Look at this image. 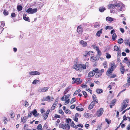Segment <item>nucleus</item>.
Wrapping results in <instances>:
<instances>
[{
    "label": "nucleus",
    "instance_id": "nucleus-1",
    "mask_svg": "<svg viewBox=\"0 0 130 130\" xmlns=\"http://www.w3.org/2000/svg\"><path fill=\"white\" fill-rule=\"evenodd\" d=\"M87 66L85 64H78L77 62L75 63L73 68L77 71L81 72L82 71L86 69Z\"/></svg>",
    "mask_w": 130,
    "mask_h": 130
},
{
    "label": "nucleus",
    "instance_id": "nucleus-50",
    "mask_svg": "<svg viewBox=\"0 0 130 130\" xmlns=\"http://www.w3.org/2000/svg\"><path fill=\"white\" fill-rule=\"evenodd\" d=\"M31 9L32 8H29L26 10V12H27L28 13L30 12V13L31 12L32 10Z\"/></svg>",
    "mask_w": 130,
    "mask_h": 130
},
{
    "label": "nucleus",
    "instance_id": "nucleus-53",
    "mask_svg": "<svg viewBox=\"0 0 130 130\" xmlns=\"http://www.w3.org/2000/svg\"><path fill=\"white\" fill-rule=\"evenodd\" d=\"M76 100L75 98H72L71 101L70 103L71 104H72Z\"/></svg>",
    "mask_w": 130,
    "mask_h": 130
},
{
    "label": "nucleus",
    "instance_id": "nucleus-47",
    "mask_svg": "<svg viewBox=\"0 0 130 130\" xmlns=\"http://www.w3.org/2000/svg\"><path fill=\"white\" fill-rule=\"evenodd\" d=\"M108 53H106V54L107 55L106 56V57L107 59L110 58L111 57V55L110 54H108Z\"/></svg>",
    "mask_w": 130,
    "mask_h": 130
},
{
    "label": "nucleus",
    "instance_id": "nucleus-64",
    "mask_svg": "<svg viewBox=\"0 0 130 130\" xmlns=\"http://www.w3.org/2000/svg\"><path fill=\"white\" fill-rule=\"evenodd\" d=\"M28 125L27 124H25L24 126V130H27V127H28Z\"/></svg>",
    "mask_w": 130,
    "mask_h": 130
},
{
    "label": "nucleus",
    "instance_id": "nucleus-38",
    "mask_svg": "<svg viewBox=\"0 0 130 130\" xmlns=\"http://www.w3.org/2000/svg\"><path fill=\"white\" fill-rule=\"evenodd\" d=\"M37 129L39 130H41L42 129V127L41 124H39L37 127Z\"/></svg>",
    "mask_w": 130,
    "mask_h": 130
},
{
    "label": "nucleus",
    "instance_id": "nucleus-22",
    "mask_svg": "<svg viewBox=\"0 0 130 130\" xmlns=\"http://www.w3.org/2000/svg\"><path fill=\"white\" fill-rule=\"evenodd\" d=\"M117 37V36L116 33H114L113 34L112 36V39L113 41H115L116 38Z\"/></svg>",
    "mask_w": 130,
    "mask_h": 130
},
{
    "label": "nucleus",
    "instance_id": "nucleus-10",
    "mask_svg": "<svg viewBox=\"0 0 130 130\" xmlns=\"http://www.w3.org/2000/svg\"><path fill=\"white\" fill-rule=\"evenodd\" d=\"M95 73L94 72V70L90 71L88 74V76L89 77H91L94 75Z\"/></svg>",
    "mask_w": 130,
    "mask_h": 130
},
{
    "label": "nucleus",
    "instance_id": "nucleus-39",
    "mask_svg": "<svg viewBox=\"0 0 130 130\" xmlns=\"http://www.w3.org/2000/svg\"><path fill=\"white\" fill-rule=\"evenodd\" d=\"M48 114H42V116L43 117L44 119L46 120L48 116Z\"/></svg>",
    "mask_w": 130,
    "mask_h": 130
},
{
    "label": "nucleus",
    "instance_id": "nucleus-58",
    "mask_svg": "<svg viewBox=\"0 0 130 130\" xmlns=\"http://www.w3.org/2000/svg\"><path fill=\"white\" fill-rule=\"evenodd\" d=\"M94 106H93V105L91 104L89 105L88 107V109L90 110L93 108Z\"/></svg>",
    "mask_w": 130,
    "mask_h": 130
},
{
    "label": "nucleus",
    "instance_id": "nucleus-37",
    "mask_svg": "<svg viewBox=\"0 0 130 130\" xmlns=\"http://www.w3.org/2000/svg\"><path fill=\"white\" fill-rule=\"evenodd\" d=\"M76 110L79 111H82L84 110V109L83 108H80L78 107H76Z\"/></svg>",
    "mask_w": 130,
    "mask_h": 130
},
{
    "label": "nucleus",
    "instance_id": "nucleus-3",
    "mask_svg": "<svg viewBox=\"0 0 130 130\" xmlns=\"http://www.w3.org/2000/svg\"><path fill=\"white\" fill-rule=\"evenodd\" d=\"M94 72L96 73L95 76V78H99L101 76L102 74L100 72V71L98 68H96L94 69Z\"/></svg>",
    "mask_w": 130,
    "mask_h": 130
},
{
    "label": "nucleus",
    "instance_id": "nucleus-6",
    "mask_svg": "<svg viewBox=\"0 0 130 130\" xmlns=\"http://www.w3.org/2000/svg\"><path fill=\"white\" fill-rule=\"evenodd\" d=\"M80 78H73L72 79L73 80V83H76L77 85H79L82 82V80H80Z\"/></svg>",
    "mask_w": 130,
    "mask_h": 130
},
{
    "label": "nucleus",
    "instance_id": "nucleus-57",
    "mask_svg": "<svg viewBox=\"0 0 130 130\" xmlns=\"http://www.w3.org/2000/svg\"><path fill=\"white\" fill-rule=\"evenodd\" d=\"M65 102L64 103V104L65 105H67L70 102V99H68L66 100H65Z\"/></svg>",
    "mask_w": 130,
    "mask_h": 130
},
{
    "label": "nucleus",
    "instance_id": "nucleus-32",
    "mask_svg": "<svg viewBox=\"0 0 130 130\" xmlns=\"http://www.w3.org/2000/svg\"><path fill=\"white\" fill-rule=\"evenodd\" d=\"M89 53V52H86L83 55L84 56L85 58H86V57H89L88 56V54Z\"/></svg>",
    "mask_w": 130,
    "mask_h": 130
},
{
    "label": "nucleus",
    "instance_id": "nucleus-8",
    "mask_svg": "<svg viewBox=\"0 0 130 130\" xmlns=\"http://www.w3.org/2000/svg\"><path fill=\"white\" fill-rule=\"evenodd\" d=\"M120 66L121 67L120 70L122 74H124L125 70L124 68L125 66L122 64V63H120Z\"/></svg>",
    "mask_w": 130,
    "mask_h": 130
},
{
    "label": "nucleus",
    "instance_id": "nucleus-33",
    "mask_svg": "<svg viewBox=\"0 0 130 130\" xmlns=\"http://www.w3.org/2000/svg\"><path fill=\"white\" fill-rule=\"evenodd\" d=\"M80 91V89H78L74 93L73 95H75L77 94Z\"/></svg>",
    "mask_w": 130,
    "mask_h": 130
},
{
    "label": "nucleus",
    "instance_id": "nucleus-28",
    "mask_svg": "<svg viewBox=\"0 0 130 130\" xmlns=\"http://www.w3.org/2000/svg\"><path fill=\"white\" fill-rule=\"evenodd\" d=\"M3 14L4 15L6 16L8 15L9 14L8 12L6 10L4 9V10Z\"/></svg>",
    "mask_w": 130,
    "mask_h": 130
},
{
    "label": "nucleus",
    "instance_id": "nucleus-27",
    "mask_svg": "<svg viewBox=\"0 0 130 130\" xmlns=\"http://www.w3.org/2000/svg\"><path fill=\"white\" fill-rule=\"evenodd\" d=\"M23 8L22 7L21 5H18L17 6V9L19 11L21 10Z\"/></svg>",
    "mask_w": 130,
    "mask_h": 130
},
{
    "label": "nucleus",
    "instance_id": "nucleus-61",
    "mask_svg": "<svg viewBox=\"0 0 130 130\" xmlns=\"http://www.w3.org/2000/svg\"><path fill=\"white\" fill-rule=\"evenodd\" d=\"M29 105V104L27 101H25V106L26 107H27Z\"/></svg>",
    "mask_w": 130,
    "mask_h": 130
},
{
    "label": "nucleus",
    "instance_id": "nucleus-60",
    "mask_svg": "<svg viewBox=\"0 0 130 130\" xmlns=\"http://www.w3.org/2000/svg\"><path fill=\"white\" fill-rule=\"evenodd\" d=\"M16 16V14L14 13L13 12L11 14V17L12 18H14Z\"/></svg>",
    "mask_w": 130,
    "mask_h": 130
},
{
    "label": "nucleus",
    "instance_id": "nucleus-11",
    "mask_svg": "<svg viewBox=\"0 0 130 130\" xmlns=\"http://www.w3.org/2000/svg\"><path fill=\"white\" fill-rule=\"evenodd\" d=\"M79 43L80 44L82 45V46L83 47H86L87 46V42L84 41L83 40H81Z\"/></svg>",
    "mask_w": 130,
    "mask_h": 130
},
{
    "label": "nucleus",
    "instance_id": "nucleus-20",
    "mask_svg": "<svg viewBox=\"0 0 130 130\" xmlns=\"http://www.w3.org/2000/svg\"><path fill=\"white\" fill-rule=\"evenodd\" d=\"M104 111L103 108H101L99 110H98L97 112V114H102Z\"/></svg>",
    "mask_w": 130,
    "mask_h": 130
},
{
    "label": "nucleus",
    "instance_id": "nucleus-42",
    "mask_svg": "<svg viewBox=\"0 0 130 130\" xmlns=\"http://www.w3.org/2000/svg\"><path fill=\"white\" fill-rule=\"evenodd\" d=\"M25 118L22 117L21 118V121L23 123H25L26 122V120L24 118Z\"/></svg>",
    "mask_w": 130,
    "mask_h": 130
},
{
    "label": "nucleus",
    "instance_id": "nucleus-49",
    "mask_svg": "<svg viewBox=\"0 0 130 130\" xmlns=\"http://www.w3.org/2000/svg\"><path fill=\"white\" fill-rule=\"evenodd\" d=\"M102 123H101L100 124H98V125L97 129H98L99 130H101L102 128Z\"/></svg>",
    "mask_w": 130,
    "mask_h": 130
},
{
    "label": "nucleus",
    "instance_id": "nucleus-56",
    "mask_svg": "<svg viewBox=\"0 0 130 130\" xmlns=\"http://www.w3.org/2000/svg\"><path fill=\"white\" fill-rule=\"evenodd\" d=\"M3 121L4 123L5 124H7L8 122V120L5 117L4 119V120H3Z\"/></svg>",
    "mask_w": 130,
    "mask_h": 130
},
{
    "label": "nucleus",
    "instance_id": "nucleus-52",
    "mask_svg": "<svg viewBox=\"0 0 130 130\" xmlns=\"http://www.w3.org/2000/svg\"><path fill=\"white\" fill-rule=\"evenodd\" d=\"M117 75L115 74H112L110 75L109 77L111 78H113L116 76Z\"/></svg>",
    "mask_w": 130,
    "mask_h": 130
},
{
    "label": "nucleus",
    "instance_id": "nucleus-24",
    "mask_svg": "<svg viewBox=\"0 0 130 130\" xmlns=\"http://www.w3.org/2000/svg\"><path fill=\"white\" fill-rule=\"evenodd\" d=\"M31 11V12L30 13V14H33L34 13H36L37 11V8H34L33 9H32V8Z\"/></svg>",
    "mask_w": 130,
    "mask_h": 130
},
{
    "label": "nucleus",
    "instance_id": "nucleus-15",
    "mask_svg": "<svg viewBox=\"0 0 130 130\" xmlns=\"http://www.w3.org/2000/svg\"><path fill=\"white\" fill-rule=\"evenodd\" d=\"M124 42L126 45H128L130 47V41L128 39H126L124 40Z\"/></svg>",
    "mask_w": 130,
    "mask_h": 130
},
{
    "label": "nucleus",
    "instance_id": "nucleus-46",
    "mask_svg": "<svg viewBox=\"0 0 130 130\" xmlns=\"http://www.w3.org/2000/svg\"><path fill=\"white\" fill-rule=\"evenodd\" d=\"M83 94L85 96V97L86 98L87 97L88 95L87 94V93L85 91H83Z\"/></svg>",
    "mask_w": 130,
    "mask_h": 130
},
{
    "label": "nucleus",
    "instance_id": "nucleus-9",
    "mask_svg": "<svg viewBox=\"0 0 130 130\" xmlns=\"http://www.w3.org/2000/svg\"><path fill=\"white\" fill-rule=\"evenodd\" d=\"M77 32L79 34H81L83 31V28L81 25L78 26L77 29Z\"/></svg>",
    "mask_w": 130,
    "mask_h": 130
},
{
    "label": "nucleus",
    "instance_id": "nucleus-2",
    "mask_svg": "<svg viewBox=\"0 0 130 130\" xmlns=\"http://www.w3.org/2000/svg\"><path fill=\"white\" fill-rule=\"evenodd\" d=\"M128 102L129 99H128L123 100L122 103V110H124L125 109L128 104Z\"/></svg>",
    "mask_w": 130,
    "mask_h": 130
},
{
    "label": "nucleus",
    "instance_id": "nucleus-36",
    "mask_svg": "<svg viewBox=\"0 0 130 130\" xmlns=\"http://www.w3.org/2000/svg\"><path fill=\"white\" fill-rule=\"evenodd\" d=\"M67 98H68V97H67V95H64L61 98V100H65L67 99Z\"/></svg>",
    "mask_w": 130,
    "mask_h": 130
},
{
    "label": "nucleus",
    "instance_id": "nucleus-26",
    "mask_svg": "<svg viewBox=\"0 0 130 130\" xmlns=\"http://www.w3.org/2000/svg\"><path fill=\"white\" fill-rule=\"evenodd\" d=\"M91 59L92 61L94 62L97 60V59L96 57L92 56L91 58Z\"/></svg>",
    "mask_w": 130,
    "mask_h": 130
},
{
    "label": "nucleus",
    "instance_id": "nucleus-12",
    "mask_svg": "<svg viewBox=\"0 0 130 130\" xmlns=\"http://www.w3.org/2000/svg\"><path fill=\"white\" fill-rule=\"evenodd\" d=\"M29 75H39L40 73H39L38 71H31L29 73Z\"/></svg>",
    "mask_w": 130,
    "mask_h": 130
},
{
    "label": "nucleus",
    "instance_id": "nucleus-13",
    "mask_svg": "<svg viewBox=\"0 0 130 130\" xmlns=\"http://www.w3.org/2000/svg\"><path fill=\"white\" fill-rule=\"evenodd\" d=\"M48 89V87H44L42 88L40 90V92H44L47 91Z\"/></svg>",
    "mask_w": 130,
    "mask_h": 130
},
{
    "label": "nucleus",
    "instance_id": "nucleus-19",
    "mask_svg": "<svg viewBox=\"0 0 130 130\" xmlns=\"http://www.w3.org/2000/svg\"><path fill=\"white\" fill-rule=\"evenodd\" d=\"M106 10V9L103 7H100L99 8V10L101 12H102L104 10Z\"/></svg>",
    "mask_w": 130,
    "mask_h": 130
},
{
    "label": "nucleus",
    "instance_id": "nucleus-23",
    "mask_svg": "<svg viewBox=\"0 0 130 130\" xmlns=\"http://www.w3.org/2000/svg\"><path fill=\"white\" fill-rule=\"evenodd\" d=\"M111 68H110L112 70L113 69V71L116 68V65L115 64H113L112 63H111Z\"/></svg>",
    "mask_w": 130,
    "mask_h": 130
},
{
    "label": "nucleus",
    "instance_id": "nucleus-4",
    "mask_svg": "<svg viewBox=\"0 0 130 130\" xmlns=\"http://www.w3.org/2000/svg\"><path fill=\"white\" fill-rule=\"evenodd\" d=\"M59 126L60 128L67 130H69L70 128L69 125L66 124H60L59 125Z\"/></svg>",
    "mask_w": 130,
    "mask_h": 130
},
{
    "label": "nucleus",
    "instance_id": "nucleus-54",
    "mask_svg": "<svg viewBox=\"0 0 130 130\" xmlns=\"http://www.w3.org/2000/svg\"><path fill=\"white\" fill-rule=\"evenodd\" d=\"M81 87L83 88H85L87 87V85L86 84H83L81 85Z\"/></svg>",
    "mask_w": 130,
    "mask_h": 130
},
{
    "label": "nucleus",
    "instance_id": "nucleus-18",
    "mask_svg": "<svg viewBox=\"0 0 130 130\" xmlns=\"http://www.w3.org/2000/svg\"><path fill=\"white\" fill-rule=\"evenodd\" d=\"M26 15L24 14L23 15V17L24 19L26 21L30 22L29 21V17H26Z\"/></svg>",
    "mask_w": 130,
    "mask_h": 130
},
{
    "label": "nucleus",
    "instance_id": "nucleus-48",
    "mask_svg": "<svg viewBox=\"0 0 130 130\" xmlns=\"http://www.w3.org/2000/svg\"><path fill=\"white\" fill-rule=\"evenodd\" d=\"M127 85H128V86L130 85V78L129 77L128 78L127 80V83L126 84Z\"/></svg>",
    "mask_w": 130,
    "mask_h": 130
},
{
    "label": "nucleus",
    "instance_id": "nucleus-25",
    "mask_svg": "<svg viewBox=\"0 0 130 130\" xmlns=\"http://www.w3.org/2000/svg\"><path fill=\"white\" fill-rule=\"evenodd\" d=\"M123 41V39L122 38H120L119 39L118 41H117V42L120 44L122 43Z\"/></svg>",
    "mask_w": 130,
    "mask_h": 130
},
{
    "label": "nucleus",
    "instance_id": "nucleus-7",
    "mask_svg": "<svg viewBox=\"0 0 130 130\" xmlns=\"http://www.w3.org/2000/svg\"><path fill=\"white\" fill-rule=\"evenodd\" d=\"M53 99L54 98L53 96H52L51 98L50 96L48 95L46 97L44 98L42 101H48L49 102H51L53 101Z\"/></svg>",
    "mask_w": 130,
    "mask_h": 130
},
{
    "label": "nucleus",
    "instance_id": "nucleus-35",
    "mask_svg": "<svg viewBox=\"0 0 130 130\" xmlns=\"http://www.w3.org/2000/svg\"><path fill=\"white\" fill-rule=\"evenodd\" d=\"M114 50L115 51H119V48L117 46L115 45L114 47Z\"/></svg>",
    "mask_w": 130,
    "mask_h": 130
},
{
    "label": "nucleus",
    "instance_id": "nucleus-16",
    "mask_svg": "<svg viewBox=\"0 0 130 130\" xmlns=\"http://www.w3.org/2000/svg\"><path fill=\"white\" fill-rule=\"evenodd\" d=\"M103 90L100 89H98L96 90V92L100 94L103 93Z\"/></svg>",
    "mask_w": 130,
    "mask_h": 130
},
{
    "label": "nucleus",
    "instance_id": "nucleus-14",
    "mask_svg": "<svg viewBox=\"0 0 130 130\" xmlns=\"http://www.w3.org/2000/svg\"><path fill=\"white\" fill-rule=\"evenodd\" d=\"M114 19L109 17H107L106 18V21L109 22L112 21H113Z\"/></svg>",
    "mask_w": 130,
    "mask_h": 130
},
{
    "label": "nucleus",
    "instance_id": "nucleus-40",
    "mask_svg": "<svg viewBox=\"0 0 130 130\" xmlns=\"http://www.w3.org/2000/svg\"><path fill=\"white\" fill-rule=\"evenodd\" d=\"M64 112L66 114H70L71 113V111L68 109H66Z\"/></svg>",
    "mask_w": 130,
    "mask_h": 130
},
{
    "label": "nucleus",
    "instance_id": "nucleus-45",
    "mask_svg": "<svg viewBox=\"0 0 130 130\" xmlns=\"http://www.w3.org/2000/svg\"><path fill=\"white\" fill-rule=\"evenodd\" d=\"M86 90L88 91V92H89L90 93L92 94V90L90 89V88H87L86 89Z\"/></svg>",
    "mask_w": 130,
    "mask_h": 130
},
{
    "label": "nucleus",
    "instance_id": "nucleus-29",
    "mask_svg": "<svg viewBox=\"0 0 130 130\" xmlns=\"http://www.w3.org/2000/svg\"><path fill=\"white\" fill-rule=\"evenodd\" d=\"M96 50L98 53V55H100L101 54V52L100 50L99 47H97V48Z\"/></svg>",
    "mask_w": 130,
    "mask_h": 130
},
{
    "label": "nucleus",
    "instance_id": "nucleus-34",
    "mask_svg": "<svg viewBox=\"0 0 130 130\" xmlns=\"http://www.w3.org/2000/svg\"><path fill=\"white\" fill-rule=\"evenodd\" d=\"M113 70H112L110 68L108 70L107 72L109 74H110L112 73Z\"/></svg>",
    "mask_w": 130,
    "mask_h": 130
},
{
    "label": "nucleus",
    "instance_id": "nucleus-59",
    "mask_svg": "<svg viewBox=\"0 0 130 130\" xmlns=\"http://www.w3.org/2000/svg\"><path fill=\"white\" fill-rule=\"evenodd\" d=\"M77 127H80L81 128H83V125L82 124H79L77 125H76V129L77 128Z\"/></svg>",
    "mask_w": 130,
    "mask_h": 130
},
{
    "label": "nucleus",
    "instance_id": "nucleus-43",
    "mask_svg": "<svg viewBox=\"0 0 130 130\" xmlns=\"http://www.w3.org/2000/svg\"><path fill=\"white\" fill-rule=\"evenodd\" d=\"M30 114H39L37 113V111L35 109L31 112L30 113Z\"/></svg>",
    "mask_w": 130,
    "mask_h": 130
},
{
    "label": "nucleus",
    "instance_id": "nucleus-63",
    "mask_svg": "<svg viewBox=\"0 0 130 130\" xmlns=\"http://www.w3.org/2000/svg\"><path fill=\"white\" fill-rule=\"evenodd\" d=\"M103 66L105 68H107V64L106 62H104L103 63Z\"/></svg>",
    "mask_w": 130,
    "mask_h": 130
},
{
    "label": "nucleus",
    "instance_id": "nucleus-30",
    "mask_svg": "<svg viewBox=\"0 0 130 130\" xmlns=\"http://www.w3.org/2000/svg\"><path fill=\"white\" fill-rule=\"evenodd\" d=\"M116 101L117 100L116 99H113L111 101L110 104H111L112 105H114L115 104Z\"/></svg>",
    "mask_w": 130,
    "mask_h": 130
},
{
    "label": "nucleus",
    "instance_id": "nucleus-51",
    "mask_svg": "<svg viewBox=\"0 0 130 130\" xmlns=\"http://www.w3.org/2000/svg\"><path fill=\"white\" fill-rule=\"evenodd\" d=\"M84 116L86 118L90 117V114H84Z\"/></svg>",
    "mask_w": 130,
    "mask_h": 130
},
{
    "label": "nucleus",
    "instance_id": "nucleus-31",
    "mask_svg": "<svg viewBox=\"0 0 130 130\" xmlns=\"http://www.w3.org/2000/svg\"><path fill=\"white\" fill-rule=\"evenodd\" d=\"M69 91V87H68L66 88L63 92L64 95H65V94L67 93Z\"/></svg>",
    "mask_w": 130,
    "mask_h": 130
},
{
    "label": "nucleus",
    "instance_id": "nucleus-41",
    "mask_svg": "<svg viewBox=\"0 0 130 130\" xmlns=\"http://www.w3.org/2000/svg\"><path fill=\"white\" fill-rule=\"evenodd\" d=\"M113 28V27H111L110 26H106L105 29L106 30H107V29H111Z\"/></svg>",
    "mask_w": 130,
    "mask_h": 130
},
{
    "label": "nucleus",
    "instance_id": "nucleus-21",
    "mask_svg": "<svg viewBox=\"0 0 130 130\" xmlns=\"http://www.w3.org/2000/svg\"><path fill=\"white\" fill-rule=\"evenodd\" d=\"M60 118V116L57 114H55V116L53 117V120H56L57 118Z\"/></svg>",
    "mask_w": 130,
    "mask_h": 130
},
{
    "label": "nucleus",
    "instance_id": "nucleus-62",
    "mask_svg": "<svg viewBox=\"0 0 130 130\" xmlns=\"http://www.w3.org/2000/svg\"><path fill=\"white\" fill-rule=\"evenodd\" d=\"M93 101H92L95 103H97L98 102V100L96 99H93Z\"/></svg>",
    "mask_w": 130,
    "mask_h": 130
},
{
    "label": "nucleus",
    "instance_id": "nucleus-44",
    "mask_svg": "<svg viewBox=\"0 0 130 130\" xmlns=\"http://www.w3.org/2000/svg\"><path fill=\"white\" fill-rule=\"evenodd\" d=\"M105 121L108 124H109L111 123V120H110L108 119L107 118H106L105 119Z\"/></svg>",
    "mask_w": 130,
    "mask_h": 130
},
{
    "label": "nucleus",
    "instance_id": "nucleus-55",
    "mask_svg": "<svg viewBox=\"0 0 130 130\" xmlns=\"http://www.w3.org/2000/svg\"><path fill=\"white\" fill-rule=\"evenodd\" d=\"M39 82V80H38L35 79L33 81L32 83V84H36V83H38Z\"/></svg>",
    "mask_w": 130,
    "mask_h": 130
},
{
    "label": "nucleus",
    "instance_id": "nucleus-17",
    "mask_svg": "<svg viewBox=\"0 0 130 130\" xmlns=\"http://www.w3.org/2000/svg\"><path fill=\"white\" fill-rule=\"evenodd\" d=\"M102 29H101L100 30H99L96 34V35L98 37H100L101 34L102 33Z\"/></svg>",
    "mask_w": 130,
    "mask_h": 130
},
{
    "label": "nucleus",
    "instance_id": "nucleus-5",
    "mask_svg": "<svg viewBox=\"0 0 130 130\" xmlns=\"http://www.w3.org/2000/svg\"><path fill=\"white\" fill-rule=\"evenodd\" d=\"M120 6V5L119 4L117 3L116 4H110L108 5V9H112L116 7H119Z\"/></svg>",
    "mask_w": 130,
    "mask_h": 130
}]
</instances>
